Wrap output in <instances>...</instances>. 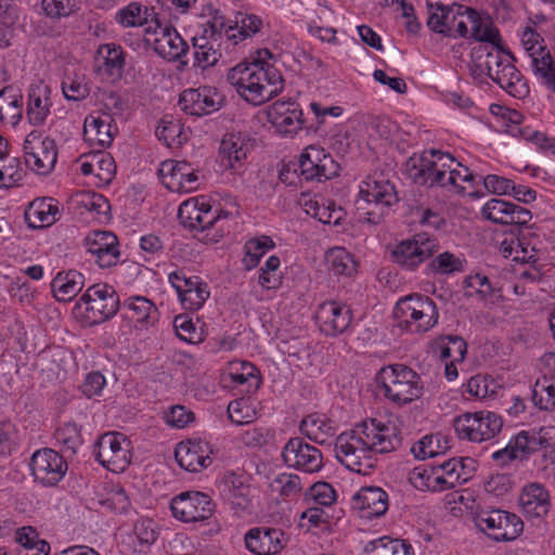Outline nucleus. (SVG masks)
<instances>
[{"instance_id":"obj_1","label":"nucleus","mask_w":555,"mask_h":555,"mask_svg":"<svg viewBox=\"0 0 555 555\" xmlns=\"http://www.w3.org/2000/svg\"><path fill=\"white\" fill-rule=\"evenodd\" d=\"M402 442L396 426L385 425L376 418L363 421L350 431L341 433L335 441L337 460L349 470L370 475L376 466L373 452L389 453Z\"/></svg>"},{"instance_id":"obj_2","label":"nucleus","mask_w":555,"mask_h":555,"mask_svg":"<svg viewBox=\"0 0 555 555\" xmlns=\"http://www.w3.org/2000/svg\"><path fill=\"white\" fill-rule=\"evenodd\" d=\"M272 53L268 49L257 50L247 61L229 69L227 80L247 102L260 105L283 89V78L268 63Z\"/></svg>"},{"instance_id":"obj_3","label":"nucleus","mask_w":555,"mask_h":555,"mask_svg":"<svg viewBox=\"0 0 555 555\" xmlns=\"http://www.w3.org/2000/svg\"><path fill=\"white\" fill-rule=\"evenodd\" d=\"M377 383L384 397L398 405L411 403L423 396L424 385L421 376L401 363L380 369Z\"/></svg>"},{"instance_id":"obj_4","label":"nucleus","mask_w":555,"mask_h":555,"mask_svg":"<svg viewBox=\"0 0 555 555\" xmlns=\"http://www.w3.org/2000/svg\"><path fill=\"white\" fill-rule=\"evenodd\" d=\"M454 163L455 158L451 154L431 149L410 156L405 163V171L416 184L443 188L447 170Z\"/></svg>"},{"instance_id":"obj_5","label":"nucleus","mask_w":555,"mask_h":555,"mask_svg":"<svg viewBox=\"0 0 555 555\" xmlns=\"http://www.w3.org/2000/svg\"><path fill=\"white\" fill-rule=\"evenodd\" d=\"M398 325L410 332H427L438 323V309L435 301L422 294L401 298L393 310Z\"/></svg>"},{"instance_id":"obj_6","label":"nucleus","mask_w":555,"mask_h":555,"mask_svg":"<svg viewBox=\"0 0 555 555\" xmlns=\"http://www.w3.org/2000/svg\"><path fill=\"white\" fill-rule=\"evenodd\" d=\"M550 447L552 444L543 429L539 431L521 430L509 440L505 448L493 452L491 457L499 466L504 467L513 461H527L535 452Z\"/></svg>"},{"instance_id":"obj_7","label":"nucleus","mask_w":555,"mask_h":555,"mask_svg":"<svg viewBox=\"0 0 555 555\" xmlns=\"http://www.w3.org/2000/svg\"><path fill=\"white\" fill-rule=\"evenodd\" d=\"M500 415L490 411L464 413L454 420V429L461 439L482 442L494 438L502 429Z\"/></svg>"},{"instance_id":"obj_8","label":"nucleus","mask_w":555,"mask_h":555,"mask_svg":"<svg viewBox=\"0 0 555 555\" xmlns=\"http://www.w3.org/2000/svg\"><path fill=\"white\" fill-rule=\"evenodd\" d=\"M131 441L121 433L103 434L94 444L96 461L114 473L124 472L131 462Z\"/></svg>"},{"instance_id":"obj_9","label":"nucleus","mask_w":555,"mask_h":555,"mask_svg":"<svg viewBox=\"0 0 555 555\" xmlns=\"http://www.w3.org/2000/svg\"><path fill=\"white\" fill-rule=\"evenodd\" d=\"M360 198L373 208L367 209L363 220L373 225L379 224L390 206L398 202L395 185L389 180L370 179L360 186Z\"/></svg>"},{"instance_id":"obj_10","label":"nucleus","mask_w":555,"mask_h":555,"mask_svg":"<svg viewBox=\"0 0 555 555\" xmlns=\"http://www.w3.org/2000/svg\"><path fill=\"white\" fill-rule=\"evenodd\" d=\"M170 508L175 518L196 522L209 519L216 511V504L204 492L185 491L171 499Z\"/></svg>"},{"instance_id":"obj_11","label":"nucleus","mask_w":555,"mask_h":555,"mask_svg":"<svg viewBox=\"0 0 555 555\" xmlns=\"http://www.w3.org/2000/svg\"><path fill=\"white\" fill-rule=\"evenodd\" d=\"M24 156L26 165L39 175H48L57 160L55 141L49 137L41 139L39 131H31L24 142Z\"/></svg>"},{"instance_id":"obj_12","label":"nucleus","mask_w":555,"mask_h":555,"mask_svg":"<svg viewBox=\"0 0 555 555\" xmlns=\"http://www.w3.org/2000/svg\"><path fill=\"white\" fill-rule=\"evenodd\" d=\"M438 242L426 234H417L412 240L402 241L392 250V260L404 270L413 271L427 258L438 251Z\"/></svg>"},{"instance_id":"obj_13","label":"nucleus","mask_w":555,"mask_h":555,"mask_svg":"<svg viewBox=\"0 0 555 555\" xmlns=\"http://www.w3.org/2000/svg\"><path fill=\"white\" fill-rule=\"evenodd\" d=\"M168 281L176 289L184 309L196 311L210 296L209 286L197 275H188L183 269L170 272Z\"/></svg>"},{"instance_id":"obj_14","label":"nucleus","mask_w":555,"mask_h":555,"mask_svg":"<svg viewBox=\"0 0 555 555\" xmlns=\"http://www.w3.org/2000/svg\"><path fill=\"white\" fill-rule=\"evenodd\" d=\"M298 168L306 181L328 180L338 175L339 165L324 149L309 145L300 155Z\"/></svg>"},{"instance_id":"obj_15","label":"nucleus","mask_w":555,"mask_h":555,"mask_svg":"<svg viewBox=\"0 0 555 555\" xmlns=\"http://www.w3.org/2000/svg\"><path fill=\"white\" fill-rule=\"evenodd\" d=\"M67 468L64 456L52 449L38 450L30 459V469L35 480L47 487L57 485L65 476Z\"/></svg>"},{"instance_id":"obj_16","label":"nucleus","mask_w":555,"mask_h":555,"mask_svg":"<svg viewBox=\"0 0 555 555\" xmlns=\"http://www.w3.org/2000/svg\"><path fill=\"white\" fill-rule=\"evenodd\" d=\"M83 245L87 253L101 269H109L120 261L118 237L111 231H92Z\"/></svg>"},{"instance_id":"obj_17","label":"nucleus","mask_w":555,"mask_h":555,"mask_svg":"<svg viewBox=\"0 0 555 555\" xmlns=\"http://www.w3.org/2000/svg\"><path fill=\"white\" fill-rule=\"evenodd\" d=\"M282 457L288 467L309 474L319 472L323 467L321 451L300 437L291 438L286 442L282 450Z\"/></svg>"},{"instance_id":"obj_18","label":"nucleus","mask_w":555,"mask_h":555,"mask_svg":"<svg viewBox=\"0 0 555 555\" xmlns=\"http://www.w3.org/2000/svg\"><path fill=\"white\" fill-rule=\"evenodd\" d=\"M86 305V310L93 313L96 321H105L114 317L119 308L116 291L107 284L91 285L80 297L77 307Z\"/></svg>"},{"instance_id":"obj_19","label":"nucleus","mask_w":555,"mask_h":555,"mask_svg":"<svg viewBox=\"0 0 555 555\" xmlns=\"http://www.w3.org/2000/svg\"><path fill=\"white\" fill-rule=\"evenodd\" d=\"M269 122L283 135H292L301 128L311 130L313 125H308L299 104L293 101H276L269 106L267 112Z\"/></svg>"},{"instance_id":"obj_20","label":"nucleus","mask_w":555,"mask_h":555,"mask_svg":"<svg viewBox=\"0 0 555 555\" xmlns=\"http://www.w3.org/2000/svg\"><path fill=\"white\" fill-rule=\"evenodd\" d=\"M218 490L235 514L243 516L253 513L251 489L243 476L233 472L227 473L220 480Z\"/></svg>"},{"instance_id":"obj_21","label":"nucleus","mask_w":555,"mask_h":555,"mask_svg":"<svg viewBox=\"0 0 555 555\" xmlns=\"http://www.w3.org/2000/svg\"><path fill=\"white\" fill-rule=\"evenodd\" d=\"M315 321L323 334L337 336L350 327L352 311L346 304L336 300L324 301L317 309Z\"/></svg>"},{"instance_id":"obj_22","label":"nucleus","mask_w":555,"mask_h":555,"mask_svg":"<svg viewBox=\"0 0 555 555\" xmlns=\"http://www.w3.org/2000/svg\"><path fill=\"white\" fill-rule=\"evenodd\" d=\"M163 184L172 192L190 193L197 189L198 177L186 160H165L160 164Z\"/></svg>"},{"instance_id":"obj_23","label":"nucleus","mask_w":555,"mask_h":555,"mask_svg":"<svg viewBox=\"0 0 555 555\" xmlns=\"http://www.w3.org/2000/svg\"><path fill=\"white\" fill-rule=\"evenodd\" d=\"M485 219L499 224L526 225L532 219L529 209L501 198H491L481 208Z\"/></svg>"},{"instance_id":"obj_24","label":"nucleus","mask_w":555,"mask_h":555,"mask_svg":"<svg viewBox=\"0 0 555 555\" xmlns=\"http://www.w3.org/2000/svg\"><path fill=\"white\" fill-rule=\"evenodd\" d=\"M221 95L216 89L201 87L198 89H186L180 94V108L191 116L201 117L211 114L220 108Z\"/></svg>"},{"instance_id":"obj_25","label":"nucleus","mask_w":555,"mask_h":555,"mask_svg":"<svg viewBox=\"0 0 555 555\" xmlns=\"http://www.w3.org/2000/svg\"><path fill=\"white\" fill-rule=\"evenodd\" d=\"M209 452V444L206 441H181L176 447L175 457L180 467L197 473L212 463Z\"/></svg>"},{"instance_id":"obj_26","label":"nucleus","mask_w":555,"mask_h":555,"mask_svg":"<svg viewBox=\"0 0 555 555\" xmlns=\"http://www.w3.org/2000/svg\"><path fill=\"white\" fill-rule=\"evenodd\" d=\"M245 545L256 555H275L285 545L284 532L279 528H253L245 534Z\"/></svg>"},{"instance_id":"obj_27","label":"nucleus","mask_w":555,"mask_h":555,"mask_svg":"<svg viewBox=\"0 0 555 555\" xmlns=\"http://www.w3.org/2000/svg\"><path fill=\"white\" fill-rule=\"evenodd\" d=\"M438 11H443V15L440 17L444 20V36L448 37H466L468 34L467 24L477 20L475 10L457 3L452 5L439 4Z\"/></svg>"},{"instance_id":"obj_28","label":"nucleus","mask_w":555,"mask_h":555,"mask_svg":"<svg viewBox=\"0 0 555 555\" xmlns=\"http://www.w3.org/2000/svg\"><path fill=\"white\" fill-rule=\"evenodd\" d=\"M51 90L42 81L33 83L28 90V102L26 108L27 119L30 125L43 126L51 114Z\"/></svg>"},{"instance_id":"obj_29","label":"nucleus","mask_w":555,"mask_h":555,"mask_svg":"<svg viewBox=\"0 0 555 555\" xmlns=\"http://www.w3.org/2000/svg\"><path fill=\"white\" fill-rule=\"evenodd\" d=\"M519 504L526 517L543 518L551 507L547 489L538 482L526 485L519 495Z\"/></svg>"},{"instance_id":"obj_30","label":"nucleus","mask_w":555,"mask_h":555,"mask_svg":"<svg viewBox=\"0 0 555 555\" xmlns=\"http://www.w3.org/2000/svg\"><path fill=\"white\" fill-rule=\"evenodd\" d=\"M154 51L169 62L181 61L189 44L171 25L164 26L153 40Z\"/></svg>"},{"instance_id":"obj_31","label":"nucleus","mask_w":555,"mask_h":555,"mask_svg":"<svg viewBox=\"0 0 555 555\" xmlns=\"http://www.w3.org/2000/svg\"><path fill=\"white\" fill-rule=\"evenodd\" d=\"M352 504L363 518L380 517L388 509V494L379 487H363L353 495Z\"/></svg>"},{"instance_id":"obj_32","label":"nucleus","mask_w":555,"mask_h":555,"mask_svg":"<svg viewBox=\"0 0 555 555\" xmlns=\"http://www.w3.org/2000/svg\"><path fill=\"white\" fill-rule=\"evenodd\" d=\"M113 121L108 114L88 115L83 122L85 140L99 151L111 146L114 140Z\"/></svg>"},{"instance_id":"obj_33","label":"nucleus","mask_w":555,"mask_h":555,"mask_svg":"<svg viewBox=\"0 0 555 555\" xmlns=\"http://www.w3.org/2000/svg\"><path fill=\"white\" fill-rule=\"evenodd\" d=\"M60 218L57 203L51 197L33 201L25 211V219L33 229H42L55 223Z\"/></svg>"},{"instance_id":"obj_34","label":"nucleus","mask_w":555,"mask_h":555,"mask_svg":"<svg viewBox=\"0 0 555 555\" xmlns=\"http://www.w3.org/2000/svg\"><path fill=\"white\" fill-rule=\"evenodd\" d=\"M491 79L514 98L522 99L529 93L527 81L512 62H506Z\"/></svg>"},{"instance_id":"obj_35","label":"nucleus","mask_w":555,"mask_h":555,"mask_svg":"<svg viewBox=\"0 0 555 555\" xmlns=\"http://www.w3.org/2000/svg\"><path fill=\"white\" fill-rule=\"evenodd\" d=\"M85 285V276L76 270L59 272L51 282L52 293L57 301L74 299Z\"/></svg>"},{"instance_id":"obj_36","label":"nucleus","mask_w":555,"mask_h":555,"mask_svg":"<svg viewBox=\"0 0 555 555\" xmlns=\"http://www.w3.org/2000/svg\"><path fill=\"white\" fill-rule=\"evenodd\" d=\"M473 55L480 63L479 67H486L487 76L490 78L506 62L515 61L511 52L505 50L502 46L478 44L473 48Z\"/></svg>"},{"instance_id":"obj_37","label":"nucleus","mask_w":555,"mask_h":555,"mask_svg":"<svg viewBox=\"0 0 555 555\" xmlns=\"http://www.w3.org/2000/svg\"><path fill=\"white\" fill-rule=\"evenodd\" d=\"M220 39L221 38L212 37L204 33L201 36H194L192 38L195 59L194 65L202 68L216 65L221 57V52L219 49Z\"/></svg>"},{"instance_id":"obj_38","label":"nucleus","mask_w":555,"mask_h":555,"mask_svg":"<svg viewBox=\"0 0 555 555\" xmlns=\"http://www.w3.org/2000/svg\"><path fill=\"white\" fill-rule=\"evenodd\" d=\"M23 95L21 91L7 86L0 90V121L16 126L23 116Z\"/></svg>"},{"instance_id":"obj_39","label":"nucleus","mask_w":555,"mask_h":555,"mask_svg":"<svg viewBox=\"0 0 555 555\" xmlns=\"http://www.w3.org/2000/svg\"><path fill=\"white\" fill-rule=\"evenodd\" d=\"M464 288L466 297H476L485 302H494L495 299L501 297V288L492 284L488 276L480 273L467 276L464 280Z\"/></svg>"},{"instance_id":"obj_40","label":"nucleus","mask_w":555,"mask_h":555,"mask_svg":"<svg viewBox=\"0 0 555 555\" xmlns=\"http://www.w3.org/2000/svg\"><path fill=\"white\" fill-rule=\"evenodd\" d=\"M364 555H414V550L405 540L384 535L367 542Z\"/></svg>"},{"instance_id":"obj_41","label":"nucleus","mask_w":555,"mask_h":555,"mask_svg":"<svg viewBox=\"0 0 555 555\" xmlns=\"http://www.w3.org/2000/svg\"><path fill=\"white\" fill-rule=\"evenodd\" d=\"M219 152L222 157V166L237 170L242 165V160L246 158L247 146L240 137L229 134L221 141Z\"/></svg>"},{"instance_id":"obj_42","label":"nucleus","mask_w":555,"mask_h":555,"mask_svg":"<svg viewBox=\"0 0 555 555\" xmlns=\"http://www.w3.org/2000/svg\"><path fill=\"white\" fill-rule=\"evenodd\" d=\"M533 73L555 93V59L545 47H539V53L531 60Z\"/></svg>"},{"instance_id":"obj_43","label":"nucleus","mask_w":555,"mask_h":555,"mask_svg":"<svg viewBox=\"0 0 555 555\" xmlns=\"http://www.w3.org/2000/svg\"><path fill=\"white\" fill-rule=\"evenodd\" d=\"M54 438L68 456L75 455L83 443L81 427L74 422H67L55 430Z\"/></svg>"},{"instance_id":"obj_44","label":"nucleus","mask_w":555,"mask_h":555,"mask_svg":"<svg viewBox=\"0 0 555 555\" xmlns=\"http://www.w3.org/2000/svg\"><path fill=\"white\" fill-rule=\"evenodd\" d=\"M124 308H128L132 312L131 318L138 323L153 325L157 321V308L145 297L128 298L124 301Z\"/></svg>"},{"instance_id":"obj_45","label":"nucleus","mask_w":555,"mask_h":555,"mask_svg":"<svg viewBox=\"0 0 555 555\" xmlns=\"http://www.w3.org/2000/svg\"><path fill=\"white\" fill-rule=\"evenodd\" d=\"M328 270L335 275H351L357 270L353 256L343 247L332 248L326 254Z\"/></svg>"},{"instance_id":"obj_46","label":"nucleus","mask_w":555,"mask_h":555,"mask_svg":"<svg viewBox=\"0 0 555 555\" xmlns=\"http://www.w3.org/2000/svg\"><path fill=\"white\" fill-rule=\"evenodd\" d=\"M271 490L280 494L283 500H294L298 498L304 489L299 476L295 474H280L270 485Z\"/></svg>"},{"instance_id":"obj_47","label":"nucleus","mask_w":555,"mask_h":555,"mask_svg":"<svg viewBox=\"0 0 555 555\" xmlns=\"http://www.w3.org/2000/svg\"><path fill=\"white\" fill-rule=\"evenodd\" d=\"M299 429L308 439L322 444L332 427L325 418L314 413L306 416L300 422Z\"/></svg>"},{"instance_id":"obj_48","label":"nucleus","mask_w":555,"mask_h":555,"mask_svg":"<svg viewBox=\"0 0 555 555\" xmlns=\"http://www.w3.org/2000/svg\"><path fill=\"white\" fill-rule=\"evenodd\" d=\"M98 54L103 59V65L111 76H120L125 66V53L120 46L115 43L102 44Z\"/></svg>"},{"instance_id":"obj_49","label":"nucleus","mask_w":555,"mask_h":555,"mask_svg":"<svg viewBox=\"0 0 555 555\" xmlns=\"http://www.w3.org/2000/svg\"><path fill=\"white\" fill-rule=\"evenodd\" d=\"M156 134L160 141L167 146H180L188 140V135L183 129V125L178 119H163L162 125L157 128Z\"/></svg>"},{"instance_id":"obj_50","label":"nucleus","mask_w":555,"mask_h":555,"mask_svg":"<svg viewBox=\"0 0 555 555\" xmlns=\"http://www.w3.org/2000/svg\"><path fill=\"white\" fill-rule=\"evenodd\" d=\"M524 522L520 517L514 513L502 509L500 529L493 532L492 539L496 542L513 541L521 534Z\"/></svg>"},{"instance_id":"obj_51","label":"nucleus","mask_w":555,"mask_h":555,"mask_svg":"<svg viewBox=\"0 0 555 555\" xmlns=\"http://www.w3.org/2000/svg\"><path fill=\"white\" fill-rule=\"evenodd\" d=\"M443 473H451L459 485L465 483L476 469V462L472 457H453L440 463Z\"/></svg>"},{"instance_id":"obj_52","label":"nucleus","mask_w":555,"mask_h":555,"mask_svg":"<svg viewBox=\"0 0 555 555\" xmlns=\"http://www.w3.org/2000/svg\"><path fill=\"white\" fill-rule=\"evenodd\" d=\"M261 25L262 22L257 15L244 14L240 21H236L235 27L229 26V29L227 30V38L234 40V43H237V39L243 40L258 33Z\"/></svg>"},{"instance_id":"obj_53","label":"nucleus","mask_w":555,"mask_h":555,"mask_svg":"<svg viewBox=\"0 0 555 555\" xmlns=\"http://www.w3.org/2000/svg\"><path fill=\"white\" fill-rule=\"evenodd\" d=\"M454 165L460 167L461 169L454 168L453 165L450 169L447 170V176H444L443 188H448L450 190H454L457 193H463L465 188L460 184V182H469L472 185H475L476 181H479L480 175H474L467 167L462 166L459 162L455 160Z\"/></svg>"},{"instance_id":"obj_54","label":"nucleus","mask_w":555,"mask_h":555,"mask_svg":"<svg viewBox=\"0 0 555 555\" xmlns=\"http://www.w3.org/2000/svg\"><path fill=\"white\" fill-rule=\"evenodd\" d=\"M202 204L203 199L191 198L180 205L178 219L184 228L197 231L198 220L203 210Z\"/></svg>"},{"instance_id":"obj_55","label":"nucleus","mask_w":555,"mask_h":555,"mask_svg":"<svg viewBox=\"0 0 555 555\" xmlns=\"http://www.w3.org/2000/svg\"><path fill=\"white\" fill-rule=\"evenodd\" d=\"M42 10L50 18L67 17L80 9V0H41Z\"/></svg>"},{"instance_id":"obj_56","label":"nucleus","mask_w":555,"mask_h":555,"mask_svg":"<svg viewBox=\"0 0 555 555\" xmlns=\"http://www.w3.org/2000/svg\"><path fill=\"white\" fill-rule=\"evenodd\" d=\"M427 271L440 274H451L463 271V261L455 255L444 251L427 264Z\"/></svg>"},{"instance_id":"obj_57","label":"nucleus","mask_w":555,"mask_h":555,"mask_svg":"<svg viewBox=\"0 0 555 555\" xmlns=\"http://www.w3.org/2000/svg\"><path fill=\"white\" fill-rule=\"evenodd\" d=\"M515 243H517V250L516 255L513 256V261L529 263L530 266L540 263L541 249L537 244L532 243L525 235L517 236Z\"/></svg>"},{"instance_id":"obj_58","label":"nucleus","mask_w":555,"mask_h":555,"mask_svg":"<svg viewBox=\"0 0 555 555\" xmlns=\"http://www.w3.org/2000/svg\"><path fill=\"white\" fill-rule=\"evenodd\" d=\"M62 91L64 96L70 101H81L90 93V88L86 82L85 76H67L62 81Z\"/></svg>"},{"instance_id":"obj_59","label":"nucleus","mask_w":555,"mask_h":555,"mask_svg":"<svg viewBox=\"0 0 555 555\" xmlns=\"http://www.w3.org/2000/svg\"><path fill=\"white\" fill-rule=\"evenodd\" d=\"M532 400L535 406L544 411L555 410V385L538 380L532 393Z\"/></svg>"},{"instance_id":"obj_60","label":"nucleus","mask_w":555,"mask_h":555,"mask_svg":"<svg viewBox=\"0 0 555 555\" xmlns=\"http://www.w3.org/2000/svg\"><path fill=\"white\" fill-rule=\"evenodd\" d=\"M411 452L417 460L435 457L443 453L440 444V438L434 435L424 436L420 441L412 446Z\"/></svg>"},{"instance_id":"obj_61","label":"nucleus","mask_w":555,"mask_h":555,"mask_svg":"<svg viewBox=\"0 0 555 555\" xmlns=\"http://www.w3.org/2000/svg\"><path fill=\"white\" fill-rule=\"evenodd\" d=\"M436 465L422 464L412 469L409 475L410 482L418 490L435 489L433 485Z\"/></svg>"},{"instance_id":"obj_62","label":"nucleus","mask_w":555,"mask_h":555,"mask_svg":"<svg viewBox=\"0 0 555 555\" xmlns=\"http://www.w3.org/2000/svg\"><path fill=\"white\" fill-rule=\"evenodd\" d=\"M502 521V509L493 508L489 511H481L475 517L477 528L486 532L492 539L494 531L500 529Z\"/></svg>"},{"instance_id":"obj_63","label":"nucleus","mask_w":555,"mask_h":555,"mask_svg":"<svg viewBox=\"0 0 555 555\" xmlns=\"http://www.w3.org/2000/svg\"><path fill=\"white\" fill-rule=\"evenodd\" d=\"M173 327L177 336L186 343H197L201 340V334L196 331V325L186 314H179L173 320Z\"/></svg>"},{"instance_id":"obj_64","label":"nucleus","mask_w":555,"mask_h":555,"mask_svg":"<svg viewBox=\"0 0 555 555\" xmlns=\"http://www.w3.org/2000/svg\"><path fill=\"white\" fill-rule=\"evenodd\" d=\"M306 496L312 499L315 504L330 506L336 501V491L330 483L319 481L308 489Z\"/></svg>"}]
</instances>
